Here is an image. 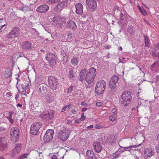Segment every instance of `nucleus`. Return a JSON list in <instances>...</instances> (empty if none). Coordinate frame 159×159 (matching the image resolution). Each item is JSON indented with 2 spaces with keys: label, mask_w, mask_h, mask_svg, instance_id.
Returning a JSON list of instances; mask_svg holds the SVG:
<instances>
[{
  "label": "nucleus",
  "mask_w": 159,
  "mask_h": 159,
  "mask_svg": "<svg viewBox=\"0 0 159 159\" xmlns=\"http://www.w3.org/2000/svg\"><path fill=\"white\" fill-rule=\"evenodd\" d=\"M62 80L58 75L54 76H49L48 78V83L50 88L53 90H56L59 87V84Z\"/></svg>",
  "instance_id": "1"
},
{
  "label": "nucleus",
  "mask_w": 159,
  "mask_h": 159,
  "mask_svg": "<svg viewBox=\"0 0 159 159\" xmlns=\"http://www.w3.org/2000/svg\"><path fill=\"white\" fill-rule=\"evenodd\" d=\"M119 78L118 76L114 75L111 77L109 82L108 92L111 95L113 94L116 91V84L118 82Z\"/></svg>",
  "instance_id": "2"
},
{
  "label": "nucleus",
  "mask_w": 159,
  "mask_h": 159,
  "mask_svg": "<svg viewBox=\"0 0 159 159\" xmlns=\"http://www.w3.org/2000/svg\"><path fill=\"white\" fill-rule=\"evenodd\" d=\"M122 101L120 103L124 106H126L130 103L131 99L132 96L130 92L126 91L124 92L121 95Z\"/></svg>",
  "instance_id": "3"
},
{
  "label": "nucleus",
  "mask_w": 159,
  "mask_h": 159,
  "mask_svg": "<svg viewBox=\"0 0 159 159\" xmlns=\"http://www.w3.org/2000/svg\"><path fill=\"white\" fill-rule=\"evenodd\" d=\"M96 75V69L93 67L91 68L85 76V80L89 84H91L94 81Z\"/></svg>",
  "instance_id": "4"
},
{
  "label": "nucleus",
  "mask_w": 159,
  "mask_h": 159,
  "mask_svg": "<svg viewBox=\"0 0 159 159\" xmlns=\"http://www.w3.org/2000/svg\"><path fill=\"white\" fill-rule=\"evenodd\" d=\"M20 130L17 127L12 128L10 131V135L12 142L15 143L17 142L19 138Z\"/></svg>",
  "instance_id": "5"
},
{
  "label": "nucleus",
  "mask_w": 159,
  "mask_h": 159,
  "mask_svg": "<svg viewBox=\"0 0 159 159\" xmlns=\"http://www.w3.org/2000/svg\"><path fill=\"white\" fill-rule=\"evenodd\" d=\"M106 84L104 80H102L97 83L95 87V92L98 95H101L105 90Z\"/></svg>",
  "instance_id": "6"
},
{
  "label": "nucleus",
  "mask_w": 159,
  "mask_h": 159,
  "mask_svg": "<svg viewBox=\"0 0 159 159\" xmlns=\"http://www.w3.org/2000/svg\"><path fill=\"white\" fill-rule=\"evenodd\" d=\"M70 132V130H68L66 128L63 127L62 130L58 131V138L61 140L64 141L68 138Z\"/></svg>",
  "instance_id": "7"
},
{
  "label": "nucleus",
  "mask_w": 159,
  "mask_h": 159,
  "mask_svg": "<svg viewBox=\"0 0 159 159\" xmlns=\"http://www.w3.org/2000/svg\"><path fill=\"white\" fill-rule=\"evenodd\" d=\"M42 124L40 122H36L32 124L31 126L30 132L33 135H36L39 133V129Z\"/></svg>",
  "instance_id": "8"
},
{
  "label": "nucleus",
  "mask_w": 159,
  "mask_h": 159,
  "mask_svg": "<svg viewBox=\"0 0 159 159\" xmlns=\"http://www.w3.org/2000/svg\"><path fill=\"white\" fill-rule=\"evenodd\" d=\"M54 134V131L52 129H48L44 135L43 140L45 143L50 142L53 138V135Z\"/></svg>",
  "instance_id": "9"
},
{
  "label": "nucleus",
  "mask_w": 159,
  "mask_h": 159,
  "mask_svg": "<svg viewBox=\"0 0 159 159\" xmlns=\"http://www.w3.org/2000/svg\"><path fill=\"white\" fill-rule=\"evenodd\" d=\"M68 4V0L61 1L55 6L54 10L57 12H60L65 7L67 6Z\"/></svg>",
  "instance_id": "10"
},
{
  "label": "nucleus",
  "mask_w": 159,
  "mask_h": 159,
  "mask_svg": "<svg viewBox=\"0 0 159 159\" xmlns=\"http://www.w3.org/2000/svg\"><path fill=\"white\" fill-rule=\"evenodd\" d=\"M7 140L5 137L0 138V152L5 150L7 147Z\"/></svg>",
  "instance_id": "11"
},
{
  "label": "nucleus",
  "mask_w": 159,
  "mask_h": 159,
  "mask_svg": "<svg viewBox=\"0 0 159 159\" xmlns=\"http://www.w3.org/2000/svg\"><path fill=\"white\" fill-rule=\"evenodd\" d=\"M39 92L41 94H46L48 92V87L45 84H39L38 86Z\"/></svg>",
  "instance_id": "12"
},
{
  "label": "nucleus",
  "mask_w": 159,
  "mask_h": 159,
  "mask_svg": "<svg viewBox=\"0 0 159 159\" xmlns=\"http://www.w3.org/2000/svg\"><path fill=\"white\" fill-rule=\"evenodd\" d=\"M49 7L47 5L43 4L38 7L36 9V11L40 13H44L47 12L49 10Z\"/></svg>",
  "instance_id": "13"
},
{
  "label": "nucleus",
  "mask_w": 159,
  "mask_h": 159,
  "mask_svg": "<svg viewBox=\"0 0 159 159\" xmlns=\"http://www.w3.org/2000/svg\"><path fill=\"white\" fill-rule=\"evenodd\" d=\"M86 2L89 8L94 9L97 7V2L95 0H86Z\"/></svg>",
  "instance_id": "14"
},
{
  "label": "nucleus",
  "mask_w": 159,
  "mask_h": 159,
  "mask_svg": "<svg viewBox=\"0 0 159 159\" xmlns=\"http://www.w3.org/2000/svg\"><path fill=\"white\" fill-rule=\"evenodd\" d=\"M93 145L95 152L99 153L101 152L102 148V145L99 142L96 141L93 143Z\"/></svg>",
  "instance_id": "15"
},
{
  "label": "nucleus",
  "mask_w": 159,
  "mask_h": 159,
  "mask_svg": "<svg viewBox=\"0 0 159 159\" xmlns=\"http://www.w3.org/2000/svg\"><path fill=\"white\" fill-rule=\"evenodd\" d=\"M73 36L71 32L68 33L66 35H63L62 36V40L64 42H70L73 40Z\"/></svg>",
  "instance_id": "16"
},
{
  "label": "nucleus",
  "mask_w": 159,
  "mask_h": 159,
  "mask_svg": "<svg viewBox=\"0 0 159 159\" xmlns=\"http://www.w3.org/2000/svg\"><path fill=\"white\" fill-rule=\"evenodd\" d=\"M32 46V44L29 41H25L22 42L21 46L22 48L25 50L30 49Z\"/></svg>",
  "instance_id": "17"
},
{
  "label": "nucleus",
  "mask_w": 159,
  "mask_h": 159,
  "mask_svg": "<svg viewBox=\"0 0 159 159\" xmlns=\"http://www.w3.org/2000/svg\"><path fill=\"white\" fill-rule=\"evenodd\" d=\"M76 9V13L79 15H82L83 13V5L80 3H77L75 5Z\"/></svg>",
  "instance_id": "18"
},
{
  "label": "nucleus",
  "mask_w": 159,
  "mask_h": 159,
  "mask_svg": "<svg viewBox=\"0 0 159 159\" xmlns=\"http://www.w3.org/2000/svg\"><path fill=\"white\" fill-rule=\"evenodd\" d=\"M66 27L67 28L72 29L73 30H75L77 28V26L75 22L71 20L67 22Z\"/></svg>",
  "instance_id": "19"
},
{
  "label": "nucleus",
  "mask_w": 159,
  "mask_h": 159,
  "mask_svg": "<svg viewBox=\"0 0 159 159\" xmlns=\"http://www.w3.org/2000/svg\"><path fill=\"white\" fill-rule=\"evenodd\" d=\"M87 73V70L85 68L82 69L80 72V76L79 78V80L82 82L83 81L85 78V75L86 73Z\"/></svg>",
  "instance_id": "20"
},
{
  "label": "nucleus",
  "mask_w": 159,
  "mask_h": 159,
  "mask_svg": "<svg viewBox=\"0 0 159 159\" xmlns=\"http://www.w3.org/2000/svg\"><path fill=\"white\" fill-rule=\"evenodd\" d=\"M46 59L49 61L52 60H57V58L54 54L50 53L47 54Z\"/></svg>",
  "instance_id": "21"
},
{
  "label": "nucleus",
  "mask_w": 159,
  "mask_h": 159,
  "mask_svg": "<svg viewBox=\"0 0 159 159\" xmlns=\"http://www.w3.org/2000/svg\"><path fill=\"white\" fill-rule=\"evenodd\" d=\"M144 154L148 157H151L154 154V152L152 149L151 148H147L144 151Z\"/></svg>",
  "instance_id": "22"
},
{
  "label": "nucleus",
  "mask_w": 159,
  "mask_h": 159,
  "mask_svg": "<svg viewBox=\"0 0 159 159\" xmlns=\"http://www.w3.org/2000/svg\"><path fill=\"white\" fill-rule=\"evenodd\" d=\"M79 58L76 56H73L71 58V63L74 66L77 65L79 64Z\"/></svg>",
  "instance_id": "23"
},
{
  "label": "nucleus",
  "mask_w": 159,
  "mask_h": 159,
  "mask_svg": "<svg viewBox=\"0 0 159 159\" xmlns=\"http://www.w3.org/2000/svg\"><path fill=\"white\" fill-rule=\"evenodd\" d=\"M20 29L17 27H15L11 31L12 33L14 35V37H17L19 34Z\"/></svg>",
  "instance_id": "24"
},
{
  "label": "nucleus",
  "mask_w": 159,
  "mask_h": 159,
  "mask_svg": "<svg viewBox=\"0 0 159 159\" xmlns=\"http://www.w3.org/2000/svg\"><path fill=\"white\" fill-rule=\"evenodd\" d=\"M86 156L89 159H90L93 157L95 156V154L93 151L89 150H88L86 152Z\"/></svg>",
  "instance_id": "25"
},
{
  "label": "nucleus",
  "mask_w": 159,
  "mask_h": 159,
  "mask_svg": "<svg viewBox=\"0 0 159 159\" xmlns=\"http://www.w3.org/2000/svg\"><path fill=\"white\" fill-rule=\"evenodd\" d=\"M54 116V113L52 111H50L47 112L46 114V118L49 120L52 118Z\"/></svg>",
  "instance_id": "26"
},
{
  "label": "nucleus",
  "mask_w": 159,
  "mask_h": 159,
  "mask_svg": "<svg viewBox=\"0 0 159 159\" xmlns=\"http://www.w3.org/2000/svg\"><path fill=\"white\" fill-rule=\"evenodd\" d=\"M75 73L73 71V68H70L69 69L68 76L70 79L74 78Z\"/></svg>",
  "instance_id": "27"
},
{
  "label": "nucleus",
  "mask_w": 159,
  "mask_h": 159,
  "mask_svg": "<svg viewBox=\"0 0 159 159\" xmlns=\"http://www.w3.org/2000/svg\"><path fill=\"white\" fill-rule=\"evenodd\" d=\"M12 75L11 70L10 69L6 70L4 73V76L6 78L11 77Z\"/></svg>",
  "instance_id": "28"
},
{
  "label": "nucleus",
  "mask_w": 159,
  "mask_h": 159,
  "mask_svg": "<svg viewBox=\"0 0 159 159\" xmlns=\"http://www.w3.org/2000/svg\"><path fill=\"white\" fill-rule=\"evenodd\" d=\"M127 32L131 35H133L135 34L134 28L133 27L130 26L127 29Z\"/></svg>",
  "instance_id": "29"
},
{
  "label": "nucleus",
  "mask_w": 159,
  "mask_h": 159,
  "mask_svg": "<svg viewBox=\"0 0 159 159\" xmlns=\"http://www.w3.org/2000/svg\"><path fill=\"white\" fill-rule=\"evenodd\" d=\"M140 144H139L138 145H131L129 147H121V148H123V149L122 150V151H126V150H128V151H130V149L128 150L129 148H136L138 146H139Z\"/></svg>",
  "instance_id": "30"
},
{
  "label": "nucleus",
  "mask_w": 159,
  "mask_h": 159,
  "mask_svg": "<svg viewBox=\"0 0 159 159\" xmlns=\"http://www.w3.org/2000/svg\"><path fill=\"white\" fill-rule=\"evenodd\" d=\"M144 43L146 47H149L150 46L149 39L146 36H144Z\"/></svg>",
  "instance_id": "31"
},
{
  "label": "nucleus",
  "mask_w": 159,
  "mask_h": 159,
  "mask_svg": "<svg viewBox=\"0 0 159 159\" xmlns=\"http://www.w3.org/2000/svg\"><path fill=\"white\" fill-rule=\"evenodd\" d=\"M13 113L12 112H9L7 114V118L9 120V122L11 124L13 123V120L11 117Z\"/></svg>",
  "instance_id": "32"
},
{
  "label": "nucleus",
  "mask_w": 159,
  "mask_h": 159,
  "mask_svg": "<svg viewBox=\"0 0 159 159\" xmlns=\"http://www.w3.org/2000/svg\"><path fill=\"white\" fill-rule=\"evenodd\" d=\"M21 147L22 145L20 143L16 144L15 145V148L14 149L19 152L20 151Z\"/></svg>",
  "instance_id": "33"
},
{
  "label": "nucleus",
  "mask_w": 159,
  "mask_h": 159,
  "mask_svg": "<svg viewBox=\"0 0 159 159\" xmlns=\"http://www.w3.org/2000/svg\"><path fill=\"white\" fill-rule=\"evenodd\" d=\"M6 125L5 123L0 124V132H2L6 129L5 125Z\"/></svg>",
  "instance_id": "34"
},
{
  "label": "nucleus",
  "mask_w": 159,
  "mask_h": 159,
  "mask_svg": "<svg viewBox=\"0 0 159 159\" xmlns=\"http://www.w3.org/2000/svg\"><path fill=\"white\" fill-rule=\"evenodd\" d=\"M19 152H18L16 150L13 149L11 152V155L12 157H14L15 156L17 155Z\"/></svg>",
  "instance_id": "35"
},
{
  "label": "nucleus",
  "mask_w": 159,
  "mask_h": 159,
  "mask_svg": "<svg viewBox=\"0 0 159 159\" xmlns=\"http://www.w3.org/2000/svg\"><path fill=\"white\" fill-rule=\"evenodd\" d=\"M61 0H49L48 3L49 4L57 3L61 2Z\"/></svg>",
  "instance_id": "36"
},
{
  "label": "nucleus",
  "mask_w": 159,
  "mask_h": 159,
  "mask_svg": "<svg viewBox=\"0 0 159 159\" xmlns=\"http://www.w3.org/2000/svg\"><path fill=\"white\" fill-rule=\"evenodd\" d=\"M152 54L154 57L159 58V52H158L156 51L152 52Z\"/></svg>",
  "instance_id": "37"
},
{
  "label": "nucleus",
  "mask_w": 159,
  "mask_h": 159,
  "mask_svg": "<svg viewBox=\"0 0 159 159\" xmlns=\"http://www.w3.org/2000/svg\"><path fill=\"white\" fill-rule=\"evenodd\" d=\"M2 22H0V32L6 28V24L2 25Z\"/></svg>",
  "instance_id": "38"
},
{
  "label": "nucleus",
  "mask_w": 159,
  "mask_h": 159,
  "mask_svg": "<svg viewBox=\"0 0 159 159\" xmlns=\"http://www.w3.org/2000/svg\"><path fill=\"white\" fill-rule=\"evenodd\" d=\"M27 154L25 153L19 157L18 159H27Z\"/></svg>",
  "instance_id": "39"
},
{
  "label": "nucleus",
  "mask_w": 159,
  "mask_h": 159,
  "mask_svg": "<svg viewBox=\"0 0 159 159\" xmlns=\"http://www.w3.org/2000/svg\"><path fill=\"white\" fill-rule=\"evenodd\" d=\"M57 60H52L49 61V64L51 66H53L55 64H56Z\"/></svg>",
  "instance_id": "40"
},
{
  "label": "nucleus",
  "mask_w": 159,
  "mask_h": 159,
  "mask_svg": "<svg viewBox=\"0 0 159 159\" xmlns=\"http://www.w3.org/2000/svg\"><path fill=\"white\" fill-rule=\"evenodd\" d=\"M138 7L139 9L140 10L141 14L144 15L146 13V12L144 10L143 8H141L139 6H138Z\"/></svg>",
  "instance_id": "41"
},
{
  "label": "nucleus",
  "mask_w": 159,
  "mask_h": 159,
  "mask_svg": "<svg viewBox=\"0 0 159 159\" xmlns=\"http://www.w3.org/2000/svg\"><path fill=\"white\" fill-rule=\"evenodd\" d=\"M7 37L9 39H11L14 37V35L12 33L11 31L7 35Z\"/></svg>",
  "instance_id": "42"
},
{
  "label": "nucleus",
  "mask_w": 159,
  "mask_h": 159,
  "mask_svg": "<svg viewBox=\"0 0 159 159\" xmlns=\"http://www.w3.org/2000/svg\"><path fill=\"white\" fill-rule=\"evenodd\" d=\"M116 118V116L115 115H113L109 117V119L110 120L113 121L115 120Z\"/></svg>",
  "instance_id": "43"
},
{
  "label": "nucleus",
  "mask_w": 159,
  "mask_h": 159,
  "mask_svg": "<svg viewBox=\"0 0 159 159\" xmlns=\"http://www.w3.org/2000/svg\"><path fill=\"white\" fill-rule=\"evenodd\" d=\"M111 115H116L117 113L116 110V108H113L111 111Z\"/></svg>",
  "instance_id": "44"
},
{
  "label": "nucleus",
  "mask_w": 159,
  "mask_h": 159,
  "mask_svg": "<svg viewBox=\"0 0 159 159\" xmlns=\"http://www.w3.org/2000/svg\"><path fill=\"white\" fill-rule=\"evenodd\" d=\"M157 65V66L159 67V60L155 61L154 63L152 65V66L153 67H156V66Z\"/></svg>",
  "instance_id": "45"
},
{
  "label": "nucleus",
  "mask_w": 159,
  "mask_h": 159,
  "mask_svg": "<svg viewBox=\"0 0 159 159\" xmlns=\"http://www.w3.org/2000/svg\"><path fill=\"white\" fill-rule=\"evenodd\" d=\"M73 88V87L71 86L68 89V92H67V93H69L70 92L72 91Z\"/></svg>",
  "instance_id": "46"
},
{
  "label": "nucleus",
  "mask_w": 159,
  "mask_h": 159,
  "mask_svg": "<svg viewBox=\"0 0 159 159\" xmlns=\"http://www.w3.org/2000/svg\"><path fill=\"white\" fill-rule=\"evenodd\" d=\"M126 15L125 14H123V13L121 12L120 14V19L121 20L124 19V17H125Z\"/></svg>",
  "instance_id": "47"
},
{
  "label": "nucleus",
  "mask_w": 159,
  "mask_h": 159,
  "mask_svg": "<svg viewBox=\"0 0 159 159\" xmlns=\"http://www.w3.org/2000/svg\"><path fill=\"white\" fill-rule=\"evenodd\" d=\"M154 47L157 49H159V43L155 44L154 45Z\"/></svg>",
  "instance_id": "48"
},
{
  "label": "nucleus",
  "mask_w": 159,
  "mask_h": 159,
  "mask_svg": "<svg viewBox=\"0 0 159 159\" xmlns=\"http://www.w3.org/2000/svg\"><path fill=\"white\" fill-rule=\"evenodd\" d=\"M81 105L82 106H83L84 107H85V106H86L88 104L85 102H81Z\"/></svg>",
  "instance_id": "49"
},
{
  "label": "nucleus",
  "mask_w": 159,
  "mask_h": 159,
  "mask_svg": "<svg viewBox=\"0 0 159 159\" xmlns=\"http://www.w3.org/2000/svg\"><path fill=\"white\" fill-rule=\"evenodd\" d=\"M6 95L7 97H10L11 95V93L9 92H8L6 93Z\"/></svg>",
  "instance_id": "50"
},
{
  "label": "nucleus",
  "mask_w": 159,
  "mask_h": 159,
  "mask_svg": "<svg viewBox=\"0 0 159 159\" xmlns=\"http://www.w3.org/2000/svg\"><path fill=\"white\" fill-rule=\"evenodd\" d=\"M64 61H65V63H66L67 61V57H64L63 58Z\"/></svg>",
  "instance_id": "51"
},
{
  "label": "nucleus",
  "mask_w": 159,
  "mask_h": 159,
  "mask_svg": "<svg viewBox=\"0 0 159 159\" xmlns=\"http://www.w3.org/2000/svg\"><path fill=\"white\" fill-rule=\"evenodd\" d=\"M47 98V99L48 100H50V101H51V100L50 99V98L49 95H46V96H45V98Z\"/></svg>",
  "instance_id": "52"
},
{
  "label": "nucleus",
  "mask_w": 159,
  "mask_h": 159,
  "mask_svg": "<svg viewBox=\"0 0 159 159\" xmlns=\"http://www.w3.org/2000/svg\"><path fill=\"white\" fill-rule=\"evenodd\" d=\"M51 159H57V156L55 155H53Z\"/></svg>",
  "instance_id": "53"
},
{
  "label": "nucleus",
  "mask_w": 159,
  "mask_h": 159,
  "mask_svg": "<svg viewBox=\"0 0 159 159\" xmlns=\"http://www.w3.org/2000/svg\"><path fill=\"white\" fill-rule=\"evenodd\" d=\"M93 125H90L89 126L87 127V129H92L93 128Z\"/></svg>",
  "instance_id": "54"
},
{
  "label": "nucleus",
  "mask_w": 159,
  "mask_h": 159,
  "mask_svg": "<svg viewBox=\"0 0 159 159\" xmlns=\"http://www.w3.org/2000/svg\"><path fill=\"white\" fill-rule=\"evenodd\" d=\"M156 149L157 150V152L159 153V145L156 147Z\"/></svg>",
  "instance_id": "55"
},
{
  "label": "nucleus",
  "mask_w": 159,
  "mask_h": 159,
  "mask_svg": "<svg viewBox=\"0 0 159 159\" xmlns=\"http://www.w3.org/2000/svg\"><path fill=\"white\" fill-rule=\"evenodd\" d=\"M87 108H83L82 109V111H86V110H87Z\"/></svg>",
  "instance_id": "56"
},
{
  "label": "nucleus",
  "mask_w": 159,
  "mask_h": 159,
  "mask_svg": "<svg viewBox=\"0 0 159 159\" xmlns=\"http://www.w3.org/2000/svg\"><path fill=\"white\" fill-rule=\"evenodd\" d=\"M66 107H63V108H62L61 111V112H64L65 111V110H66Z\"/></svg>",
  "instance_id": "57"
},
{
  "label": "nucleus",
  "mask_w": 159,
  "mask_h": 159,
  "mask_svg": "<svg viewBox=\"0 0 159 159\" xmlns=\"http://www.w3.org/2000/svg\"><path fill=\"white\" fill-rule=\"evenodd\" d=\"M116 141V139L115 138H114L113 140L111 142L112 143H114Z\"/></svg>",
  "instance_id": "58"
},
{
  "label": "nucleus",
  "mask_w": 159,
  "mask_h": 159,
  "mask_svg": "<svg viewBox=\"0 0 159 159\" xmlns=\"http://www.w3.org/2000/svg\"><path fill=\"white\" fill-rule=\"evenodd\" d=\"M71 112L72 113L74 114H76V111L75 110H72L71 111Z\"/></svg>",
  "instance_id": "59"
},
{
  "label": "nucleus",
  "mask_w": 159,
  "mask_h": 159,
  "mask_svg": "<svg viewBox=\"0 0 159 159\" xmlns=\"http://www.w3.org/2000/svg\"><path fill=\"white\" fill-rule=\"evenodd\" d=\"M111 47V46L110 45H107L106 47H105V48H106L107 49H109Z\"/></svg>",
  "instance_id": "60"
},
{
  "label": "nucleus",
  "mask_w": 159,
  "mask_h": 159,
  "mask_svg": "<svg viewBox=\"0 0 159 159\" xmlns=\"http://www.w3.org/2000/svg\"><path fill=\"white\" fill-rule=\"evenodd\" d=\"M98 156L99 157V158H103L105 157V156H102L100 155H98Z\"/></svg>",
  "instance_id": "61"
},
{
  "label": "nucleus",
  "mask_w": 159,
  "mask_h": 159,
  "mask_svg": "<svg viewBox=\"0 0 159 159\" xmlns=\"http://www.w3.org/2000/svg\"><path fill=\"white\" fill-rule=\"evenodd\" d=\"M75 122L77 123H80V120H75Z\"/></svg>",
  "instance_id": "62"
},
{
  "label": "nucleus",
  "mask_w": 159,
  "mask_h": 159,
  "mask_svg": "<svg viewBox=\"0 0 159 159\" xmlns=\"http://www.w3.org/2000/svg\"><path fill=\"white\" fill-rule=\"evenodd\" d=\"M19 98V95L17 94L16 95L15 98V99L17 100Z\"/></svg>",
  "instance_id": "63"
},
{
  "label": "nucleus",
  "mask_w": 159,
  "mask_h": 159,
  "mask_svg": "<svg viewBox=\"0 0 159 159\" xmlns=\"http://www.w3.org/2000/svg\"><path fill=\"white\" fill-rule=\"evenodd\" d=\"M70 106V105L69 104V105H66V106H65V107H66V108H69Z\"/></svg>",
  "instance_id": "64"
}]
</instances>
